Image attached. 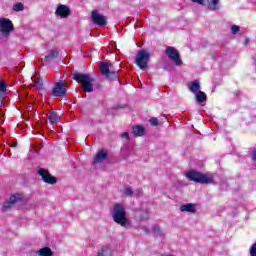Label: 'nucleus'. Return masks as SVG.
<instances>
[{
  "instance_id": "nucleus-1",
  "label": "nucleus",
  "mask_w": 256,
  "mask_h": 256,
  "mask_svg": "<svg viewBox=\"0 0 256 256\" xmlns=\"http://www.w3.org/2000/svg\"><path fill=\"white\" fill-rule=\"evenodd\" d=\"M72 79L82 85V89L85 93H93V82L95 79L91 77V74L76 72L72 75Z\"/></svg>"
},
{
  "instance_id": "nucleus-2",
  "label": "nucleus",
  "mask_w": 256,
  "mask_h": 256,
  "mask_svg": "<svg viewBox=\"0 0 256 256\" xmlns=\"http://www.w3.org/2000/svg\"><path fill=\"white\" fill-rule=\"evenodd\" d=\"M113 221L121 227H125L129 223L127 219V211L125 210V206L121 203H117L114 205V213L112 215Z\"/></svg>"
},
{
  "instance_id": "nucleus-3",
  "label": "nucleus",
  "mask_w": 256,
  "mask_h": 256,
  "mask_svg": "<svg viewBox=\"0 0 256 256\" xmlns=\"http://www.w3.org/2000/svg\"><path fill=\"white\" fill-rule=\"evenodd\" d=\"M186 177L189 181H194V183H200L201 185H209L213 183V177H209L207 174L195 170L188 171Z\"/></svg>"
},
{
  "instance_id": "nucleus-4",
  "label": "nucleus",
  "mask_w": 256,
  "mask_h": 256,
  "mask_svg": "<svg viewBox=\"0 0 256 256\" xmlns=\"http://www.w3.org/2000/svg\"><path fill=\"white\" fill-rule=\"evenodd\" d=\"M149 59H151V54L147 52V50H139L135 55V63L139 69L144 71L146 67L149 65Z\"/></svg>"
},
{
  "instance_id": "nucleus-5",
  "label": "nucleus",
  "mask_w": 256,
  "mask_h": 256,
  "mask_svg": "<svg viewBox=\"0 0 256 256\" xmlns=\"http://www.w3.org/2000/svg\"><path fill=\"white\" fill-rule=\"evenodd\" d=\"M111 64L107 62H101L100 63V73L104 75L106 79H110L112 81L119 80V70H110Z\"/></svg>"
},
{
  "instance_id": "nucleus-6",
  "label": "nucleus",
  "mask_w": 256,
  "mask_h": 256,
  "mask_svg": "<svg viewBox=\"0 0 256 256\" xmlns=\"http://www.w3.org/2000/svg\"><path fill=\"white\" fill-rule=\"evenodd\" d=\"M23 198H24V196L21 193L12 194L9 197V199L6 202H4V204L2 205V211L4 213H7V211H11V209H13V206L16 203H20V201H22Z\"/></svg>"
},
{
  "instance_id": "nucleus-7",
  "label": "nucleus",
  "mask_w": 256,
  "mask_h": 256,
  "mask_svg": "<svg viewBox=\"0 0 256 256\" xmlns=\"http://www.w3.org/2000/svg\"><path fill=\"white\" fill-rule=\"evenodd\" d=\"M165 54L167 57L171 59V61H174V64L179 67L183 65V60H181V55L179 54V51L172 46L166 47Z\"/></svg>"
},
{
  "instance_id": "nucleus-8",
  "label": "nucleus",
  "mask_w": 256,
  "mask_h": 256,
  "mask_svg": "<svg viewBox=\"0 0 256 256\" xmlns=\"http://www.w3.org/2000/svg\"><path fill=\"white\" fill-rule=\"evenodd\" d=\"M52 97H67V85L62 81L56 82L52 88Z\"/></svg>"
},
{
  "instance_id": "nucleus-9",
  "label": "nucleus",
  "mask_w": 256,
  "mask_h": 256,
  "mask_svg": "<svg viewBox=\"0 0 256 256\" xmlns=\"http://www.w3.org/2000/svg\"><path fill=\"white\" fill-rule=\"evenodd\" d=\"M38 175H40L44 183H47L48 185H55V183H57V178L51 175V173H49V170L45 168H40L38 170Z\"/></svg>"
},
{
  "instance_id": "nucleus-10",
  "label": "nucleus",
  "mask_w": 256,
  "mask_h": 256,
  "mask_svg": "<svg viewBox=\"0 0 256 256\" xmlns=\"http://www.w3.org/2000/svg\"><path fill=\"white\" fill-rule=\"evenodd\" d=\"M15 27L13 26V22L7 18L0 19V33L3 35H10L11 31H13Z\"/></svg>"
},
{
  "instance_id": "nucleus-11",
  "label": "nucleus",
  "mask_w": 256,
  "mask_h": 256,
  "mask_svg": "<svg viewBox=\"0 0 256 256\" xmlns=\"http://www.w3.org/2000/svg\"><path fill=\"white\" fill-rule=\"evenodd\" d=\"M91 19L94 25H99L100 27H105L107 25V18L99 14V11L97 10L92 11Z\"/></svg>"
},
{
  "instance_id": "nucleus-12",
  "label": "nucleus",
  "mask_w": 256,
  "mask_h": 256,
  "mask_svg": "<svg viewBox=\"0 0 256 256\" xmlns=\"http://www.w3.org/2000/svg\"><path fill=\"white\" fill-rule=\"evenodd\" d=\"M55 15L61 19H67L71 15V8L64 4H59L56 8Z\"/></svg>"
},
{
  "instance_id": "nucleus-13",
  "label": "nucleus",
  "mask_w": 256,
  "mask_h": 256,
  "mask_svg": "<svg viewBox=\"0 0 256 256\" xmlns=\"http://www.w3.org/2000/svg\"><path fill=\"white\" fill-rule=\"evenodd\" d=\"M109 157V153H107V151L101 149L96 156L94 157V161L93 163L97 164V163H103V161H105V159H107Z\"/></svg>"
},
{
  "instance_id": "nucleus-14",
  "label": "nucleus",
  "mask_w": 256,
  "mask_h": 256,
  "mask_svg": "<svg viewBox=\"0 0 256 256\" xmlns=\"http://www.w3.org/2000/svg\"><path fill=\"white\" fill-rule=\"evenodd\" d=\"M197 205L193 203L183 204L180 206L182 213H197Z\"/></svg>"
},
{
  "instance_id": "nucleus-15",
  "label": "nucleus",
  "mask_w": 256,
  "mask_h": 256,
  "mask_svg": "<svg viewBox=\"0 0 256 256\" xmlns=\"http://www.w3.org/2000/svg\"><path fill=\"white\" fill-rule=\"evenodd\" d=\"M59 58V50L52 49L49 54L44 57V63H50L51 61H55V59Z\"/></svg>"
},
{
  "instance_id": "nucleus-16",
  "label": "nucleus",
  "mask_w": 256,
  "mask_h": 256,
  "mask_svg": "<svg viewBox=\"0 0 256 256\" xmlns=\"http://www.w3.org/2000/svg\"><path fill=\"white\" fill-rule=\"evenodd\" d=\"M132 135L135 137H143L145 135V127L142 125H136L132 128Z\"/></svg>"
},
{
  "instance_id": "nucleus-17",
  "label": "nucleus",
  "mask_w": 256,
  "mask_h": 256,
  "mask_svg": "<svg viewBox=\"0 0 256 256\" xmlns=\"http://www.w3.org/2000/svg\"><path fill=\"white\" fill-rule=\"evenodd\" d=\"M138 219L139 221L149 220V210L147 208H140L138 211Z\"/></svg>"
},
{
  "instance_id": "nucleus-18",
  "label": "nucleus",
  "mask_w": 256,
  "mask_h": 256,
  "mask_svg": "<svg viewBox=\"0 0 256 256\" xmlns=\"http://www.w3.org/2000/svg\"><path fill=\"white\" fill-rule=\"evenodd\" d=\"M188 89L191 93H197L199 89H201V84H199V80H194L193 82L188 83Z\"/></svg>"
},
{
  "instance_id": "nucleus-19",
  "label": "nucleus",
  "mask_w": 256,
  "mask_h": 256,
  "mask_svg": "<svg viewBox=\"0 0 256 256\" xmlns=\"http://www.w3.org/2000/svg\"><path fill=\"white\" fill-rule=\"evenodd\" d=\"M47 117L51 123V125H55V123L59 122V114L55 111H51L50 113L47 114Z\"/></svg>"
},
{
  "instance_id": "nucleus-20",
  "label": "nucleus",
  "mask_w": 256,
  "mask_h": 256,
  "mask_svg": "<svg viewBox=\"0 0 256 256\" xmlns=\"http://www.w3.org/2000/svg\"><path fill=\"white\" fill-rule=\"evenodd\" d=\"M38 256H53V250L49 247H43L40 250L37 251Z\"/></svg>"
},
{
  "instance_id": "nucleus-21",
  "label": "nucleus",
  "mask_w": 256,
  "mask_h": 256,
  "mask_svg": "<svg viewBox=\"0 0 256 256\" xmlns=\"http://www.w3.org/2000/svg\"><path fill=\"white\" fill-rule=\"evenodd\" d=\"M196 101L198 103H205V101H207V94L199 90L198 93L196 94Z\"/></svg>"
},
{
  "instance_id": "nucleus-22",
  "label": "nucleus",
  "mask_w": 256,
  "mask_h": 256,
  "mask_svg": "<svg viewBox=\"0 0 256 256\" xmlns=\"http://www.w3.org/2000/svg\"><path fill=\"white\" fill-rule=\"evenodd\" d=\"M209 3V9L217 11L219 9V0H207Z\"/></svg>"
},
{
  "instance_id": "nucleus-23",
  "label": "nucleus",
  "mask_w": 256,
  "mask_h": 256,
  "mask_svg": "<svg viewBox=\"0 0 256 256\" xmlns=\"http://www.w3.org/2000/svg\"><path fill=\"white\" fill-rule=\"evenodd\" d=\"M34 87H36V89H39L40 91L43 90V79L35 78Z\"/></svg>"
},
{
  "instance_id": "nucleus-24",
  "label": "nucleus",
  "mask_w": 256,
  "mask_h": 256,
  "mask_svg": "<svg viewBox=\"0 0 256 256\" xmlns=\"http://www.w3.org/2000/svg\"><path fill=\"white\" fill-rule=\"evenodd\" d=\"M23 9H25V6L21 2H17L13 5V11L19 12L23 11Z\"/></svg>"
},
{
  "instance_id": "nucleus-25",
  "label": "nucleus",
  "mask_w": 256,
  "mask_h": 256,
  "mask_svg": "<svg viewBox=\"0 0 256 256\" xmlns=\"http://www.w3.org/2000/svg\"><path fill=\"white\" fill-rule=\"evenodd\" d=\"M108 251H109V246H103V247L97 252V256H107Z\"/></svg>"
},
{
  "instance_id": "nucleus-26",
  "label": "nucleus",
  "mask_w": 256,
  "mask_h": 256,
  "mask_svg": "<svg viewBox=\"0 0 256 256\" xmlns=\"http://www.w3.org/2000/svg\"><path fill=\"white\" fill-rule=\"evenodd\" d=\"M0 93L3 95H7V83L4 81H0Z\"/></svg>"
},
{
  "instance_id": "nucleus-27",
  "label": "nucleus",
  "mask_w": 256,
  "mask_h": 256,
  "mask_svg": "<svg viewBox=\"0 0 256 256\" xmlns=\"http://www.w3.org/2000/svg\"><path fill=\"white\" fill-rule=\"evenodd\" d=\"M150 124L152 125V127H157L159 125V119L153 117L150 119Z\"/></svg>"
},
{
  "instance_id": "nucleus-28",
  "label": "nucleus",
  "mask_w": 256,
  "mask_h": 256,
  "mask_svg": "<svg viewBox=\"0 0 256 256\" xmlns=\"http://www.w3.org/2000/svg\"><path fill=\"white\" fill-rule=\"evenodd\" d=\"M124 195L131 197V195H133V189H131V187H127L124 189Z\"/></svg>"
},
{
  "instance_id": "nucleus-29",
  "label": "nucleus",
  "mask_w": 256,
  "mask_h": 256,
  "mask_svg": "<svg viewBox=\"0 0 256 256\" xmlns=\"http://www.w3.org/2000/svg\"><path fill=\"white\" fill-rule=\"evenodd\" d=\"M239 29H240V27L238 25H233L231 27L232 34L237 35V33H239Z\"/></svg>"
},
{
  "instance_id": "nucleus-30",
  "label": "nucleus",
  "mask_w": 256,
  "mask_h": 256,
  "mask_svg": "<svg viewBox=\"0 0 256 256\" xmlns=\"http://www.w3.org/2000/svg\"><path fill=\"white\" fill-rule=\"evenodd\" d=\"M250 255H251V256H256V243H254V244L250 247Z\"/></svg>"
},
{
  "instance_id": "nucleus-31",
  "label": "nucleus",
  "mask_w": 256,
  "mask_h": 256,
  "mask_svg": "<svg viewBox=\"0 0 256 256\" xmlns=\"http://www.w3.org/2000/svg\"><path fill=\"white\" fill-rule=\"evenodd\" d=\"M121 138L122 139H126L127 141H129L130 137H129V133L128 132H124L121 134Z\"/></svg>"
},
{
  "instance_id": "nucleus-32",
  "label": "nucleus",
  "mask_w": 256,
  "mask_h": 256,
  "mask_svg": "<svg viewBox=\"0 0 256 256\" xmlns=\"http://www.w3.org/2000/svg\"><path fill=\"white\" fill-rule=\"evenodd\" d=\"M193 3H198L199 5H203L205 3V0H191Z\"/></svg>"
},
{
  "instance_id": "nucleus-33",
  "label": "nucleus",
  "mask_w": 256,
  "mask_h": 256,
  "mask_svg": "<svg viewBox=\"0 0 256 256\" xmlns=\"http://www.w3.org/2000/svg\"><path fill=\"white\" fill-rule=\"evenodd\" d=\"M153 231H154V233H161V228H159L158 226H155L153 228Z\"/></svg>"
},
{
  "instance_id": "nucleus-34",
  "label": "nucleus",
  "mask_w": 256,
  "mask_h": 256,
  "mask_svg": "<svg viewBox=\"0 0 256 256\" xmlns=\"http://www.w3.org/2000/svg\"><path fill=\"white\" fill-rule=\"evenodd\" d=\"M252 160L256 161V150H253L252 152Z\"/></svg>"
},
{
  "instance_id": "nucleus-35",
  "label": "nucleus",
  "mask_w": 256,
  "mask_h": 256,
  "mask_svg": "<svg viewBox=\"0 0 256 256\" xmlns=\"http://www.w3.org/2000/svg\"><path fill=\"white\" fill-rule=\"evenodd\" d=\"M142 229L146 235H149V228L143 227Z\"/></svg>"
},
{
  "instance_id": "nucleus-36",
  "label": "nucleus",
  "mask_w": 256,
  "mask_h": 256,
  "mask_svg": "<svg viewBox=\"0 0 256 256\" xmlns=\"http://www.w3.org/2000/svg\"><path fill=\"white\" fill-rule=\"evenodd\" d=\"M248 43H250V40H249L248 38H246V39L244 40V45H247Z\"/></svg>"
},
{
  "instance_id": "nucleus-37",
  "label": "nucleus",
  "mask_w": 256,
  "mask_h": 256,
  "mask_svg": "<svg viewBox=\"0 0 256 256\" xmlns=\"http://www.w3.org/2000/svg\"><path fill=\"white\" fill-rule=\"evenodd\" d=\"M3 102L0 100V105L2 104Z\"/></svg>"
}]
</instances>
